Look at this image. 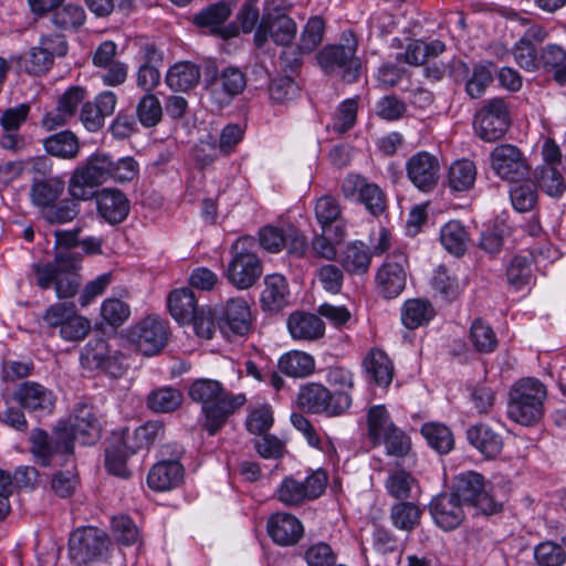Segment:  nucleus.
Returning <instances> with one entry per match:
<instances>
[{
    "label": "nucleus",
    "mask_w": 566,
    "mask_h": 566,
    "mask_svg": "<svg viewBox=\"0 0 566 566\" xmlns=\"http://www.w3.org/2000/svg\"><path fill=\"white\" fill-rule=\"evenodd\" d=\"M75 427L33 428L29 433L30 453L42 467L63 465L73 453Z\"/></svg>",
    "instance_id": "f257e3e1"
},
{
    "label": "nucleus",
    "mask_w": 566,
    "mask_h": 566,
    "mask_svg": "<svg viewBox=\"0 0 566 566\" xmlns=\"http://www.w3.org/2000/svg\"><path fill=\"white\" fill-rule=\"evenodd\" d=\"M255 249L256 241L249 235L239 238L231 247V260L226 276L239 290L253 286L263 273L262 262Z\"/></svg>",
    "instance_id": "f03ea898"
},
{
    "label": "nucleus",
    "mask_w": 566,
    "mask_h": 566,
    "mask_svg": "<svg viewBox=\"0 0 566 566\" xmlns=\"http://www.w3.org/2000/svg\"><path fill=\"white\" fill-rule=\"evenodd\" d=\"M545 386L537 379L525 378L514 385L507 406L509 418L517 424H531L541 419Z\"/></svg>",
    "instance_id": "7ed1b4c3"
},
{
    "label": "nucleus",
    "mask_w": 566,
    "mask_h": 566,
    "mask_svg": "<svg viewBox=\"0 0 566 566\" xmlns=\"http://www.w3.org/2000/svg\"><path fill=\"white\" fill-rule=\"evenodd\" d=\"M343 44L326 45L316 56L326 74L340 75L346 82L357 80L360 62L356 57L357 40L352 32L344 33Z\"/></svg>",
    "instance_id": "20e7f679"
},
{
    "label": "nucleus",
    "mask_w": 566,
    "mask_h": 566,
    "mask_svg": "<svg viewBox=\"0 0 566 566\" xmlns=\"http://www.w3.org/2000/svg\"><path fill=\"white\" fill-rule=\"evenodd\" d=\"M297 405L308 413L338 417L350 408L352 397L345 391L332 392L321 384L310 382L300 388Z\"/></svg>",
    "instance_id": "39448f33"
},
{
    "label": "nucleus",
    "mask_w": 566,
    "mask_h": 566,
    "mask_svg": "<svg viewBox=\"0 0 566 566\" xmlns=\"http://www.w3.org/2000/svg\"><path fill=\"white\" fill-rule=\"evenodd\" d=\"M112 156L105 153L92 154L86 164L77 167L70 184V195L76 199L87 200L92 197V189L112 178Z\"/></svg>",
    "instance_id": "423d86ee"
},
{
    "label": "nucleus",
    "mask_w": 566,
    "mask_h": 566,
    "mask_svg": "<svg viewBox=\"0 0 566 566\" xmlns=\"http://www.w3.org/2000/svg\"><path fill=\"white\" fill-rule=\"evenodd\" d=\"M111 545L104 531L93 526L80 527L69 538V556L78 566L102 562L108 557Z\"/></svg>",
    "instance_id": "0eeeda50"
},
{
    "label": "nucleus",
    "mask_w": 566,
    "mask_h": 566,
    "mask_svg": "<svg viewBox=\"0 0 566 566\" xmlns=\"http://www.w3.org/2000/svg\"><path fill=\"white\" fill-rule=\"evenodd\" d=\"M462 503L473 506L484 515H492L501 511L502 504L485 489V479L475 471H465L458 474L453 482L452 492Z\"/></svg>",
    "instance_id": "6e6552de"
},
{
    "label": "nucleus",
    "mask_w": 566,
    "mask_h": 566,
    "mask_svg": "<svg viewBox=\"0 0 566 566\" xmlns=\"http://www.w3.org/2000/svg\"><path fill=\"white\" fill-rule=\"evenodd\" d=\"M509 127V107L503 98L494 97L486 99L474 115V132L486 143H494L501 139Z\"/></svg>",
    "instance_id": "1a4fd4ad"
},
{
    "label": "nucleus",
    "mask_w": 566,
    "mask_h": 566,
    "mask_svg": "<svg viewBox=\"0 0 566 566\" xmlns=\"http://www.w3.org/2000/svg\"><path fill=\"white\" fill-rule=\"evenodd\" d=\"M492 171L502 180L517 184L528 178L531 166L523 151L512 144H499L490 153Z\"/></svg>",
    "instance_id": "9d476101"
},
{
    "label": "nucleus",
    "mask_w": 566,
    "mask_h": 566,
    "mask_svg": "<svg viewBox=\"0 0 566 566\" xmlns=\"http://www.w3.org/2000/svg\"><path fill=\"white\" fill-rule=\"evenodd\" d=\"M123 358L120 353L109 349L108 343L104 338L98 337L90 339L84 346L80 363L86 370H101L109 377L119 378L126 371Z\"/></svg>",
    "instance_id": "9b49d317"
},
{
    "label": "nucleus",
    "mask_w": 566,
    "mask_h": 566,
    "mask_svg": "<svg viewBox=\"0 0 566 566\" xmlns=\"http://www.w3.org/2000/svg\"><path fill=\"white\" fill-rule=\"evenodd\" d=\"M67 43L63 35L52 34L42 36L39 45L31 48L19 57L20 66L31 75H42L53 65L54 56H64Z\"/></svg>",
    "instance_id": "f8f14e48"
},
{
    "label": "nucleus",
    "mask_w": 566,
    "mask_h": 566,
    "mask_svg": "<svg viewBox=\"0 0 566 566\" xmlns=\"http://www.w3.org/2000/svg\"><path fill=\"white\" fill-rule=\"evenodd\" d=\"M128 339L143 355H156L167 344V324L157 316H147L130 327Z\"/></svg>",
    "instance_id": "ddd939ff"
},
{
    "label": "nucleus",
    "mask_w": 566,
    "mask_h": 566,
    "mask_svg": "<svg viewBox=\"0 0 566 566\" xmlns=\"http://www.w3.org/2000/svg\"><path fill=\"white\" fill-rule=\"evenodd\" d=\"M440 161L428 151L413 154L406 163L407 177L422 192H431L440 179Z\"/></svg>",
    "instance_id": "4468645a"
},
{
    "label": "nucleus",
    "mask_w": 566,
    "mask_h": 566,
    "mask_svg": "<svg viewBox=\"0 0 566 566\" xmlns=\"http://www.w3.org/2000/svg\"><path fill=\"white\" fill-rule=\"evenodd\" d=\"M342 193L346 199L358 200L365 206L370 214L377 217L386 210V196L374 182H368L359 175H348L342 184Z\"/></svg>",
    "instance_id": "2eb2a0df"
},
{
    "label": "nucleus",
    "mask_w": 566,
    "mask_h": 566,
    "mask_svg": "<svg viewBox=\"0 0 566 566\" xmlns=\"http://www.w3.org/2000/svg\"><path fill=\"white\" fill-rule=\"evenodd\" d=\"M296 35V23L292 18L284 13L263 14L259 27L254 33V44L261 49L266 43L269 36L277 45H289Z\"/></svg>",
    "instance_id": "dca6fc26"
},
{
    "label": "nucleus",
    "mask_w": 566,
    "mask_h": 566,
    "mask_svg": "<svg viewBox=\"0 0 566 566\" xmlns=\"http://www.w3.org/2000/svg\"><path fill=\"white\" fill-rule=\"evenodd\" d=\"M251 323L250 306L241 297L229 300L227 305L218 311V328L226 336L248 334Z\"/></svg>",
    "instance_id": "f3484780"
},
{
    "label": "nucleus",
    "mask_w": 566,
    "mask_h": 566,
    "mask_svg": "<svg viewBox=\"0 0 566 566\" xmlns=\"http://www.w3.org/2000/svg\"><path fill=\"white\" fill-rule=\"evenodd\" d=\"M247 85L244 74L237 67H227L219 75L207 81L206 88L211 98L222 106L242 93Z\"/></svg>",
    "instance_id": "a211bd4d"
},
{
    "label": "nucleus",
    "mask_w": 566,
    "mask_h": 566,
    "mask_svg": "<svg viewBox=\"0 0 566 566\" xmlns=\"http://www.w3.org/2000/svg\"><path fill=\"white\" fill-rule=\"evenodd\" d=\"M462 505L452 493H442L431 500L429 512L438 527L443 531H453L464 520Z\"/></svg>",
    "instance_id": "6ab92c4d"
},
{
    "label": "nucleus",
    "mask_w": 566,
    "mask_h": 566,
    "mask_svg": "<svg viewBox=\"0 0 566 566\" xmlns=\"http://www.w3.org/2000/svg\"><path fill=\"white\" fill-rule=\"evenodd\" d=\"M315 218L324 232H332L335 243L342 242L346 237V223L342 218V208L338 200L329 195L319 197L315 203Z\"/></svg>",
    "instance_id": "aec40b11"
},
{
    "label": "nucleus",
    "mask_w": 566,
    "mask_h": 566,
    "mask_svg": "<svg viewBox=\"0 0 566 566\" xmlns=\"http://www.w3.org/2000/svg\"><path fill=\"white\" fill-rule=\"evenodd\" d=\"M13 397L22 408L39 416L51 413L55 405L52 390L35 381L22 382Z\"/></svg>",
    "instance_id": "412c9836"
},
{
    "label": "nucleus",
    "mask_w": 566,
    "mask_h": 566,
    "mask_svg": "<svg viewBox=\"0 0 566 566\" xmlns=\"http://www.w3.org/2000/svg\"><path fill=\"white\" fill-rule=\"evenodd\" d=\"M452 73L455 80L465 81V92L471 98H479L493 81L490 65L476 63L472 72L463 61H455L452 64Z\"/></svg>",
    "instance_id": "4be33fe9"
},
{
    "label": "nucleus",
    "mask_w": 566,
    "mask_h": 566,
    "mask_svg": "<svg viewBox=\"0 0 566 566\" xmlns=\"http://www.w3.org/2000/svg\"><path fill=\"white\" fill-rule=\"evenodd\" d=\"M407 259L398 254L394 260L387 261L377 272V282L380 293L386 298L397 297L406 286Z\"/></svg>",
    "instance_id": "5701e85b"
},
{
    "label": "nucleus",
    "mask_w": 566,
    "mask_h": 566,
    "mask_svg": "<svg viewBox=\"0 0 566 566\" xmlns=\"http://www.w3.org/2000/svg\"><path fill=\"white\" fill-rule=\"evenodd\" d=\"M367 437L373 447L384 444L388 455L402 458L411 450L410 438L398 427H368Z\"/></svg>",
    "instance_id": "b1692460"
},
{
    "label": "nucleus",
    "mask_w": 566,
    "mask_h": 566,
    "mask_svg": "<svg viewBox=\"0 0 566 566\" xmlns=\"http://www.w3.org/2000/svg\"><path fill=\"white\" fill-rule=\"evenodd\" d=\"M163 427H119L112 431L111 439L134 454L149 448L163 434Z\"/></svg>",
    "instance_id": "393cba45"
},
{
    "label": "nucleus",
    "mask_w": 566,
    "mask_h": 566,
    "mask_svg": "<svg viewBox=\"0 0 566 566\" xmlns=\"http://www.w3.org/2000/svg\"><path fill=\"white\" fill-rule=\"evenodd\" d=\"M266 530L273 542L281 546L296 544L304 532L300 520L290 513H275L271 515L268 520Z\"/></svg>",
    "instance_id": "a878e982"
},
{
    "label": "nucleus",
    "mask_w": 566,
    "mask_h": 566,
    "mask_svg": "<svg viewBox=\"0 0 566 566\" xmlns=\"http://www.w3.org/2000/svg\"><path fill=\"white\" fill-rule=\"evenodd\" d=\"M98 214L108 223L123 222L129 212V200L124 192L113 188H105L96 196Z\"/></svg>",
    "instance_id": "bb28decb"
},
{
    "label": "nucleus",
    "mask_w": 566,
    "mask_h": 566,
    "mask_svg": "<svg viewBox=\"0 0 566 566\" xmlns=\"http://www.w3.org/2000/svg\"><path fill=\"white\" fill-rule=\"evenodd\" d=\"M84 98V88L78 86L70 87L59 98L56 109L45 114L42 120L43 125L48 129H54L67 124L75 116L77 107Z\"/></svg>",
    "instance_id": "cd10ccee"
},
{
    "label": "nucleus",
    "mask_w": 566,
    "mask_h": 566,
    "mask_svg": "<svg viewBox=\"0 0 566 566\" xmlns=\"http://www.w3.org/2000/svg\"><path fill=\"white\" fill-rule=\"evenodd\" d=\"M538 71L553 80L557 85H566V48L557 43H548L539 50Z\"/></svg>",
    "instance_id": "c85d7f7f"
},
{
    "label": "nucleus",
    "mask_w": 566,
    "mask_h": 566,
    "mask_svg": "<svg viewBox=\"0 0 566 566\" xmlns=\"http://www.w3.org/2000/svg\"><path fill=\"white\" fill-rule=\"evenodd\" d=\"M184 479V467L176 460L157 462L148 472L147 483L154 491H168L179 485Z\"/></svg>",
    "instance_id": "c756f323"
},
{
    "label": "nucleus",
    "mask_w": 566,
    "mask_h": 566,
    "mask_svg": "<svg viewBox=\"0 0 566 566\" xmlns=\"http://www.w3.org/2000/svg\"><path fill=\"white\" fill-rule=\"evenodd\" d=\"M287 329L293 339L312 342L323 337L325 324L315 314L294 312L287 318Z\"/></svg>",
    "instance_id": "7c9ffc66"
},
{
    "label": "nucleus",
    "mask_w": 566,
    "mask_h": 566,
    "mask_svg": "<svg viewBox=\"0 0 566 566\" xmlns=\"http://www.w3.org/2000/svg\"><path fill=\"white\" fill-rule=\"evenodd\" d=\"M64 188V180L59 176L33 177L30 188L31 202L43 211L63 195Z\"/></svg>",
    "instance_id": "2f4dec72"
},
{
    "label": "nucleus",
    "mask_w": 566,
    "mask_h": 566,
    "mask_svg": "<svg viewBox=\"0 0 566 566\" xmlns=\"http://www.w3.org/2000/svg\"><path fill=\"white\" fill-rule=\"evenodd\" d=\"M289 284L283 275L274 273L265 276L261 293V305L264 311H281L289 304Z\"/></svg>",
    "instance_id": "473e14b6"
},
{
    "label": "nucleus",
    "mask_w": 566,
    "mask_h": 566,
    "mask_svg": "<svg viewBox=\"0 0 566 566\" xmlns=\"http://www.w3.org/2000/svg\"><path fill=\"white\" fill-rule=\"evenodd\" d=\"M247 397L244 394L232 395L227 390L219 395L202 413L211 424H223L232 415H234L244 403Z\"/></svg>",
    "instance_id": "72a5a7b5"
},
{
    "label": "nucleus",
    "mask_w": 566,
    "mask_h": 566,
    "mask_svg": "<svg viewBox=\"0 0 566 566\" xmlns=\"http://www.w3.org/2000/svg\"><path fill=\"white\" fill-rule=\"evenodd\" d=\"M343 269L352 275L366 274L371 263V251L361 241L347 244L339 255Z\"/></svg>",
    "instance_id": "f704fd0d"
},
{
    "label": "nucleus",
    "mask_w": 566,
    "mask_h": 566,
    "mask_svg": "<svg viewBox=\"0 0 566 566\" xmlns=\"http://www.w3.org/2000/svg\"><path fill=\"white\" fill-rule=\"evenodd\" d=\"M243 134L244 130L239 124L231 123L226 125L220 133L218 144L212 136H209L208 140L201 142V144L207 145L209 149L213 151V154L208 155L205 158H200L198 155V160L202 161L203 165H209L217 158V150L222 155L231 154L237 145L242 140Z\"/></svg>",
    "instance_id": "c9c22d12"
},
{
    "label": "nucleus",
    "mask_w": 566,
    "mask_h": 566,
    "mask_svg": "<svg viewBox=\"0 0 566 566\" xmlns=\"http://www.w3.org/2000/svg\"><path fill=\"white\" fill-rule=\"evenodd\" d=\"M368 378L379 387H387L392 381L394 366L385 352L371 349L363 360Z\"/></svg>",
    "instance_id": "e433bc0d"
},
{
    "label": "nucleus",
    "mask_w": 566,
    "mask_h": 566,
    "mask_svg": "<svg viewBox=\"0 0 566 566\" xmlns=\"http://www.w3.org/2000/svg\"><path fill=\"white\" fill-rule=\"evenodd\" d=\"M469 442L486 458H495L503 448V437L492 427H469Z\"/></svg>",
    "instance_id": "4c0bfd02"
},
{
    "label": "nucleus",
    "mask_w": 566,
    "mask_h": 566,
    "mask_svg": "<svg viewBox=\"0 0 566 566\" xmlns=\"http://www.w3.org/2000/svg\"><path fill=\"white\" fill-rule=\"evenodd\" d=\"M168 308L178 323L190 324L198 311L193 292L188 287L174 290L168 297Z\"/></svg>",
    "instance_id": "58836bf2"
},
{
    "label": "nucleus",
    "mask_w": 566,
    "mask_h": 566,
    "mask_svg": "<svg viewBox=\"0 0 566 566\" xmlns=\"http://www.w3.org/2000/svg\"><path fill=\"white\" fill-rule=\"evenodd\" d=\"M199 80V66L188 61L174 64L166 74V83L174 91L187 92L193 88Z\"/></svg>",
    "instance_id": "ea45409f"
},
{
    "label": "nucleus",
    "mask_w": 566,
    "mask_h": 566,
    "mask_svg": "<svg viewBox=\"0 0 566 566\" xmlns=\"http://www.w3.org/2000/svg\"><path fill=\"white\" fill-rule=\"evenodd\" d=\"M536 261L533 253L517 254L506 266L507 283L516 291L525 289L533 279L532 264Z\"/></svg>",
    "instance_id": "a19ab883"
},
{
    "label": "nucleus",
    "mask_w": 566,
    "mask_h": 566,
    "mask_svg": "<svg viewBox=\"0 0 566 566\" xmlns=\"http://www.w3.org/2000/svg\"><path fill=\"white\" fill-rule=\"evenodd\" d=\"M534 179L536 189L539 188L552 198H560L566 191L565 178L556 166H537L534 170Z\"/></svg>",
    "instance_id": "79ce46f5"
},
{
    "label": "nucleus",
    "mask_w": 566,
    "mask_h": 566,
    "mask_svg": "<svg viewBox=\"0 0 566 566\" xmlns=\"http://www.w3.org/2000/svg\"><path fill=\"white\" fill-rule=\"evenodd\" d=\"M476 179V166L470 159H458L451 164L448 170V186L452 191L462 192L470 190Z\"/></svg>",
    "instance_id": "37998d69"
},
{
    "label": "nucleus",
    "mask_w": 566,
    "mask_h": 566,
    "mask_svg": "<svg viewBox=\"0 0 566 566\" xmlns=\"http://www.w3.org/2000/svg\"><path fill=\"white\" fill-rule=\"evenodd\" d=\"M436 315L429 301L412 298L405 302L401 308V322L408 329H416L428 324Z\"/></svg>",
    "instance_id": "c03bdc74"
},
{
    "label": "nucleus",
    "mask_w": 566,
    "mask_h": 566,
    "mask_svg": "<svg viewBox=\"0 0 566 566\" xmlns=\"http://www.w3.org/2000/svg\"><path fill=\"white\" fill-rule=\"evenodd\" d=\"M421 516L422 510L410 501H399L390 507V522L400 531L412 532L420 524Z\"/></svg>",
    "instance_id": "a18cd8bd"
},
{
    "label": "nucleus",
    "mask_w": 566,
    "mask_h": 566,
    "mask_svg": "<svg viewBox=\"0 0 566 566\" xmlns=\"http://www.w3.org/2000/svg\"><path fill=\"white\" fill-rule=\"evenodd\" d=\"M440 241L448 252L461 256L467 251L469 237L461 222L452 220L441 228Z\"/></svg>",
    "instance_id": "49530a36"
},
{
    "label": "nucleus",
    "mask_w": 566,
    "mask_h": 566,
    "mask_svg": "<svg viewBox=\"0 0 566 566\" xmlns=\"http://www.w3.org/2000/svg\"><path fill=\"white\" fill-rule=\"evenodd\" d=\"M44 148L52 156L71 159L77 155L80 145L72 132L63 130L45 138Z\"/></svg>",
    "instance_id": "de8ad7c7"
},
{
    "label": "nucleus",
    "mask_w": 566,
    "mask_h": 566,
    "mask_svg": "<svg viewBox=\"0 0 566 566\" xmlns=\"http://www.w3.org/2000/svg\"><path fill=\"white\" fill-rule=\"evenodd\" d=\"M314 358L304 352H290L279 360L280 370L295 378L308 376L314 370Z\"/></svg>",
    "instance_id": "09e8293b"
},
{
    "label": "nucleus",
    "mask_w": 566,
    "mask_h": 566,
    "mask_svg": "<svg viewBox=\"0 0 566 566\" xmlns=\"http://www.w3.org/2000/svg\"><path fill=\"white\" fill-rule=\"evenodd\" d=\"M78 199L54 201L41 211L42 218L50 224H63L73 221L80 213Z\"/></svg>",
    "instance_id": "8fccbe9b"
},
{
    "label": "nucleus",
    "mask_w": 566,
    "mask_h": 566,
    "mask_svg": "<svg viewBox=\"0 0 566 566\" xmlns=\"http://www.w3.org/2000/svg\"><path fill=\"white\" fill-rule=\"evenodd\" d=\"M136 116L143 127H156L163 119V106L159 98L153 93L144 94L136 105Z\"/></svg>",
    "instance_id": "3c124183"
},
{
    "label": "nucleus",
    "mask_w": 566,
    "mask_h": 566,
    "mask_svg": "<svg viewBox=\"0 0 566 566\" xmlns=\"http://www.w3.org/2000/svg\"><path fill=\"white\" fill-rule=\"evenodd\" d=\"M182 399L180 390L163 387L148 395L147 405L155 412H172L182 403Z\"/></svg>",
    "instance_id": "603ef678"
},
{
    "label": "nucleus",
    "mask_w": 566,
    "mask_h": 566,
    "mask_svg": "<svg viewBox=\"0 0 566 566\" xmlns=\"http://www.w3.org/2000/svg\"><path fill=\"white\" fill-rule=\"evenodd\" d=\"M130 454L132 453L126 449L109 438L108 446L105 450V467L108 473L120 479H129L132 472L127 468L126 461Z\"/></svg>",
    "instance_id": "864d4df0"
},
{
    "label": "nucleus",
    "mask_w": 566,
    "mask_h": 566,
    "mask_svg": "<svg viewBox=\"0 0 566 566\" xmlns=\"http://www.w3.org/2000/svg\"><path fill=\"white\" fill-rule=\"evenodd\" d=\"M416 486V479L405 470L391 472L385 481L387 493L398 501H406L411 497L412 490Z\"/></svg>",
    "instance_id": "5fc2aeb1"
},
{
    "label": "nucleus",
    "mask_w": 566,
    "mask_h": 566,
    "mask_svg": "<svg viewBox=\"0 0 566 566\" xmlns=\"http://www.w3.org/2000/svg\"><path fill=\"white\" fill-rule=\"evenodd\" d=\"M223 385L213 379L201 378L195 380L189 388L190 398L201 403V410L208 407L224 391Z\"/></svg>",
    "instance_id": "6e6d98bb"
},
{
    "label": "nucleus",
    "mask_w": 566,
    "mask_h": 566,
    "mask_svg": "<svg viewBox=\"0 0 566 566\" xmlns=\"http://www.w3.org/2000/svg\"><path fill=\"white\" fill-rule=\"evenodd\" d=\"M470 340L479 353H492L497 346V338L490 325L482 319H475L470 328Z\"/></svg>",
    "instance_id": "4d7b16f0"
},
{
    "label": "nucleus",
    "mask_w": 566,
    "mask_h": 566,
    "mask_svg": "<svg viewBox=\"0 0 566 566\" xmlns=\"http://www.w3.org/2000/svg\"><path fill=\"white\" fill-rule=\"evenodd\" d=\"M270 427H248L251 433L259 436L254 441V447L262 458L277 459L283 454V443L275 436L270 434Z\"/></svg>",
    "instance_id": "13d9d810"
},
{
    "label": "nucleus",
    "mask_w": 566,
    "mask_h": 566,
    "mask_svg": "<svg viewBox=\"0 0 566 566\" xmlns=\"http://www.w3.org/2000/svg\"><path fill=\"white\" fill-rule=\"evenodd\" d=\"M421 434L439 454H447L454 447V437L450 427H421Z\"/></svg>",
    "instance_id": "bf43d9fd"
},
{
    "label": "nucleus",
    "mask_w": 566,
    "mask_h": 566,
    "mask_svg": "<svg viewBox=\"0 0 566 566\" xmlns=\"http://www.w3.org/2000/svg\"><path fill=\"white\" fill-rule=\"evenodd\" d=\"M510 198L513 207L520 212L532 210L538 199L534 182L525 179V182L515 185L510 190Z\"/></svg>",
    "instance_id": "052dcab7"
},
{
    "label": "nucleus",
    "mask_w": 566,
    "mask_h": 566,
    "mask_svg": "<svg viewBox=\"0 0 566 566\" xmlns=\"http://www.w3.org/2000/svg\"><path fill=\"white\" fill-rule=\"evenodd\" d=\"M324 32V21L319 17L311 18L300 39L297 49L302 54L313 52L322 42Z\"/></svg>",
    "instance_id": "680f3d73"
},
{
    "label": "nucleus",
    "mask_w": 566,
    "mask_h": 566,
    "mask_svg": "<svg viewBox=\"0 0 566 566\" xmlns=\"http://www.w3.org/2000/svg\"><path fill=\"white\" fill-rule=\"evenodd\" d=\"M101 315L113 327L123 325L130 315V307L119 298H107L102 303Z\"/></svg>",
    "instance_id": "e2e57ef3"
},
{
    "label": "nucleus",
    "mask_w": 566,
    "mask_h": 566,
    "mask_svg": "<svg viewBox=\"0 0 566 566\" xmlns=\"http://www.w3.org/2000/svg\"><path fill=\"white\" fill-rule=\"evenodd\" d=\"M357 102L348 98L342 102L333 117V130L344 134L349 130L356 123Z\"/></svg>",
    "instance_id": "0e129e2a"
},
{
    "label": "nucleus",
    "mask_w": 566,
    "mask_h": 566,
    "mask_svg": "<svg viewBox=\"0 0 566 566\" xmlns=\"http://www.w3.org/2000/svg\"><path fill=\"white\" fill-rule=\"evenodd\" d=\"M534 557L539 566H560L565 562L566 554L560 545L544 542L535 547Z\"/></svg>",
    "instance_id": "69168bd1"
},
{
    "label": "nucleus",
    "mask_w": 566,
    "mask_h": 566,
    "mask_svg": "<svg viewBox=\"0 0 566 566\" xmlns=\"http://www.w3.org/2000/svg\"><path fill=\"white\" fill-rule=\"evenodd\" d=\"M231 14L230 7L218 2L201 10L195 15L193 22L201 28L217 27L222 24Z\"/></svg>",
    "instance_id": "338daca9"
},
{
    "label": "nucleus",
    "mask_w": 566,
    "mask_h": 566,
    "mask_svg": "<svg viewBox=\"0 0 566 566\" xmlns=\"http://www.w3.org/2000/svg\"><path fill=\"white\" fill-rule=\"evenodd\" d=\"M305 559L308 566H335L337 557L327 543L318 542L306 549Z\"/></svg>",
    "instance_id": "774afa93"
}]
</instances>
